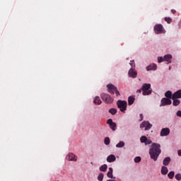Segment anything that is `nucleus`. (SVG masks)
I'll return each mask as SVG.
<instances>
[{"mask_svg":"<svg viewBox=\"0 0 181 181\" xmlns=\"http://www.w3.org/2000/svg\"><path fill=\"white\" fill-rule=\"evenodd\" d=\"M172 13H176V10H171Z\"/></svg>","mask_w":181,"mask_h":181,"instance_id":"nucleus-38","label":"nucleus"},{"mask_svg":"<svg viewBox=\"0 0 181 181\" xmlns=\"http://www.w3.org/2000/svg\"><path fill=\"white\" fill-rule=\"evenodd\" d=\"M140 141L141 144H145V145H151V144H152V141H151V139H148V137L146 136H142L140 138Z\"/></svg>","mask_w":181,"mask_h":181,"instance_id":"nucleus-11","label":"nucleus"},{"mask_svg":"<svg viewBox=\"0 0 181 181\" xmlns=\"http://www.w3.org/2000/svg\"><path fill=\"white\" fill-rule=\"evenodd\" d=\"M116 160H117V158H115V156H114L112 154L110 155L107 158V162H109V163H111L112 162H115Z\"/></svg>","mask_w":181,"mask_h":181,"instance_id":"nucleus-17","label":"nucleus"},{"mask_svg":"<svg viewBox=\"0 0 181 181\" xmlns=\"http://www.w3.org/2000/svg\"><path fill=\"white\" fill-rule=\"evenodd\" d=\"M136 161H137L136 157H135V158H134V162H135V163H136Z\"/></svg>","mask_w":181,"mask_h":181,"instance_id":"nucleus-39","label":"nucleus"},{"mask_svg":"<svg viewBox=\"0 0 181 181\" xmlns=\"http://www.w3.org/2000/svg\"><path fill=\"white\" fill-rule=\"evenodd\" d=\"M157 69H158V65H156V64H155V63H153L146 66L147 71H151V70L155 71Z\"/></svg>","mask_w":181,"mask_h":181,"instance_id":"nucleus-13","label":"nucleus"},{"mask_svg":"<svg viewBox=\"0 0 181 181\" xmlns=\"http://www.w3.org/2000/svg\"><path fill=\"white\" fill-rule=\"evenodd\" d=\"M170 134V129L169 128H163L161 129L160 135V136H168Z\"/></svg>","mask_w":181,"mask_h":181,"instance_id":"nucleus-12","label":"nucleus"},{"mask_svg":"<svg viewBox=\"0 0 181 181\" xmlns=\"http://www.w3.org/2000/svg\"><path fill=\"white\" fill-rule=\"evenodd\" d=\"M117 105L121 112H125V111H127V105H128V103L126 100H119L117 102Z\"/></svg>","mask_w":181,"mask_h":181,"instance_id":"nucleus-3","label":"nucleus"},{"mask_svg":"<svg viewBox=\"0 0 181 181\" xmlns=\"http://www.w3.org/2000/svg\"><path fill=\"white\" fill-rule=\"evenodd\" d=\"M100 97L103 101L106 103V104H111L114 101V99L111 98V95L107 93H102Z\"/></svg>","mask_w":181,"mask_h":181,"instance_id":"nucleus-5","label":"nucleus"},{"mask_svg":"<svg viewBox=\"0 0 181 181\" xmlns=\"http://www.w3.org/2000/svg\"><path fill=\"white\" fill-rule=\"evenodd\" d=\"M141 90L144 95H151L152 94L151 83H144Z\"/></svg>","mask_w":181,"mask_h":181,"instance_id":"nucleus-2","label":"nucleus"},{"mask_svg":"<svg viewBox=\"0 0 181 181\" xmlns=\"http://www.w3.org/2000/svg\"><path fill=\"white\" fill-rule=\"evenodd\" d=\"M171 69H172V66H169V70H171Z\"/></svg>","mask_w":181,"mask_h":181,"instance_id":"nucleus-40","label":"nucleus"},{"mask_svg":"<svg viewBox=\"0 0 181 181\" xmlns=\"http://www.w3.org/2000/svg\"><path fill=\"white\" fill-rule=\"evenodd\" d=\"M172 54H168L164 56V62H167L168 64L172 63Z\"/></svg>","mask_w":181,"mask_h":181,"instance_id":"nucleus-15","label":"nucleus"},{"mask_svg":"<svg viewBox=\"0 0 181 181\" xmlns=\"http://www.w3.org/2000/svg\"><path fill=\"white\" fill-rule=\"evenodd\" d=\"M154 32L157 35H160V33H165V29L163 28V26L161 24H156L154 26Z\"/></svg>","mask_w":181,"mask_h":181,"instance_id":"nucleus-7","label":"nucleus"},{"mask_svg":"<svg viewBox=\"0 0 181 181\" xmlns=\"http://www.w3.org/2000/svg\"><path fill=\"white\" fill-rule=\"evenodd\" d=\"M158 63H162V62H165V58L164 57H158Z\"/></svg>","mask_w":181,"mask_h":181,"instance_id":"nucleus-31","label":"nucleus"},{"mask_svg":"<svg viewBox=\"0 0 181 181\" xmlns=\"http://www.w3.org/2000/svg\"><path fill=\"white\" fill-rule=\"evenodd\" d=\"M130 65L132 66V69L129 71V77L135 78L136 77V72L134 71L135 69V62H134V61H131Z\"/></svg>","mask_w":181,"mask_h":181,"instance_id":"nucleus-6","label":"nucleus"},{"mask_svg":"<svg viewBox=\"0 0 181 181\" xmlns=\"http://www.w3.org/2000/svg\"><path fill=\"white\" fill-rule=\"evenodd\" d=\"M107 181H114V180H107Z\"/></svg>","mask_w":181,"mask_h":181,"instance_id":"nucleus-41","label":"nucleus"},{"mask_svg":"<svg viewBox=\"0 0 181 181\" xmlns=\"http://www.w3.org/2000/svg\"><path fill=\"white\" fill-rule=\"evenodd\" d=\"M170 157H166L163 159V165H164V166H168V165H169V163H170Z\"/></svg>","mask_w":181,"mask_h":181,"instance_id":"nucleus-19","label":"nucleus"},{"mask_svg":"<svg viewBox=\"0 0 181 181\" xmlns=\"http://www.w3.org/2000/svg\"><path fill=\"white\" fill-rule=\"evenodd\" d=\"M175 179H176V180L180 181L181 180V174L180 173L176 174Z\"/></svg>","mask_w":181,"mask_h":181,"instance_id":"nucleus-32","label":"nucleus"},{"mask_svg":"<svg viewBox=\"0 0 181 181\" xmlns=\"http://www.w3.org/2000/svg\"><path fill=\"white\" fill-rule=\"evenodd\" d=\"M107 124H108L110 129L112 131H117V124L114 122H112V119H108L107 121Z\"/></svg>","mask_w":181,"mask_h":181,"instance_id":"nucleus-10","label":"nucleus"},{"mask_svg":"<svg viewBox=\"0 0 181 181\" xmlns=\"http://www.w3.org/2000/svg\"><path fill=\"white\" fill-rule=\"evenodd\" d=\"M135 101V97L134 96H129L128 98V104L129 105H132Z\"/></svg>","mask_w":181,"mask_h":181,"instance_id":"nucleus-20","label":"nucleus"},{"mask_svg":"<svg viewBox=\"0 0 181 181\" xmlns=\"http://www.w3.org/2000/svg\"><path fill=\"white\" fill-rule=\"evenodd\" d=\"M177 117H181V110H178L176 113Z\"/></svg>","mask_w":181,"mask_h":181,"instance_id":"nucleus-34","label":"nucleus"},{"mask_svg":"<svg viewBox=\"0 0 181 181\" xmlns=\"http://www.w3.org/2000/svg\"><path fill=\"white\" fill-rule=\"evenodd\" d=\"M138 162H141V157L139 156L136 157V163H138Z\"/></svg>","mask_w":181,"mask_h":181,"instance_id":"nucleus-36","label":"nucleus"},{"mask_svg":"<svg viewBox=\"0 0 181 181\" xmlns=\"http://www.w3.org/2000/svg\"><path fill=\"white\" fill-rule=\"evenodd\" d=\"M66 159L69 160H74V162H76L77 160V156H76L74 153H70L67 155Z\"/></svg>","mask_w":181,"mask_h":181,"instance_id":"nucleus-14","label":"nucleus"},{"mask_svg":"<svg viewBox=\"0 0 181 181\" xmlns=\"http://www.w3.org/2000/svg\"><path fill=\"white\" fill-rule=\"evenodd\" d=\"M111 142V140L110 139V137H105L104 139V144L105 145H109Z\"/></svg>","mask_w":181,"mask_h":181,"instance_id":"nucleus-27","label":"nucleus"},{"mask_svg":"<svg viewBox=\"0 0 181 181\" xmlns=\"http://www.w3.org/2000/svg\"><path fill=\"white\" fill-rule=\"evenodd\" d=\"M104 179V174L103 173H100L98 176V180L103 181Z\"/></svg>","mask_w":181,"mask_h":181,"instance_id":"nucleus-30","label":"nucleus"},{"mask_svg":"<svg viewBox=\"0 0 181 181\" xmlns=\"http://www.w3.org/2000/svg\"><path fill=\"white\" fill-rule=\"evenodd\" d=\"M107 177L114 179V176L112 175V168H109V171L107 173Z\"/></svg>","mask_w":181,"mask_h":181,"instance_id":"nucleus-22","label":"nucleus"},{"mask_svg":"<svg viewBox=\"0 0 181 181\" xmlns=\"http://www.w3.org/2000/svg\"><path fill=\"white\" fill-rule=\"evenodd\" d=\"M173 100V105H174V107H177V105H179V104H180V100L179 99L174 98Z\"/></svg>","mask_w":181,"mask_h":181,"instance_id":"nucleus-23","label":"nucleus"},{"mask_svg":"<svg viewBox=\"0 0 181 181\" xmlns=\"http://www.w3.org/2000/svg\"><path fill=\"white\" fill-rule=\"evenodd\" d=\"M165 96L167 98H168V99L170 100V98H172V97H173V95H172V91L168 90L167 92H165Z\"/></svg>","mask_w":181,"mask_h":181,"instance_id":"nucleus-24","label":"nucleus"},{"mask_svg":"<svg viewBox=\"0 0 181 181\" xmlns=\"http://www.w3.org/2000/svg\"><path fill=\"white\" fill-rule=\"evenodd\" d=\"M172 100L168 98H163L160 101V107H165V105H170Z\"/></svg>","mask_w":181,"mask_h":181,"instance_id":"nucleus-9","label":"nucleus"},{"mask_svg":"<svg viewBox=\"0 0 181 181\" xmlns=\"http://www.w3.org/2000/svg\"><path fill=\"white\" fill-rule=\"evenodd\" d=\"M165 22H167L168 23H170V22H172V18H165Z\"/></svg>","mask_w":181,"mask_h":181,"instance_id":"nucleus-33","label":"nucleus"},{"mask_svg":"<svg viewBox=\"0 0 181 181\" xmlns=\"http://www.w3.org/2000/svg\"><path fill=\"white\" fill-rule=\"evenodd\" d=\"M175 98H181V90H177L175 93H173L172 99Z\"/></svg>","mask_w":181,"mask_h":181,"instance_id":"nucleus-16","label":"nucleus"},{"mask_svg":"<svg viewBox=\"0 0 181 181\" xmlns=\"http://www.w3.org/2000/svg\"><path fill=\"white\" fill-rule=\"evenodd\" d=\"M168 177H169V179H173V177H175V172L174 171H170L168 174Z\"/></svg>","mask_w":181,"mask_h":181,"instance_id":"nucleus-28","label":"nucleus"},{"mask_svg":"<svg viewBox=\"0 0 181 181\" xmlns=\"http://www.w3.org/2000/svg\"><path fill=\"white\" fill-rule=\"evenodd\" d=\"M140 128L141 129H144V131H149L151 128H152V124L149 123V121H144L141 124H140Z\"/></svg>","mask_w":181,"mask_h":181,"instance_id":"nucleus-8","label":"nucleus"},{"mask_svg":"<svg viewBox=\"0 0 181 181\" xmlns=\"http://www.w3.org/2000/svg\"><path fill=\"white\" fill-rule=\"evenodd\" d=\"M109 112L112 114V115H115L117 114V109L111 108L110 110H109Z\"/></svg>","mask_w":181,"mask_h":181,"instance_id":"nucleus-29","label":"nucleus"},{"mask_svg":"<svg viewBox=\"0 0 181 181\" xmlns=\"http://www.w3.org/2000/svg\"><path fill=\"white\" fill-rule=\"evenodd\" d=\"M178 156H181V150L177 151Z\"/></svg>","mask_w":181,"mask_h":181,"instance_id":"nucleus-37","label":"nucleus"},{"mask_svg":"<svg viewBox=\"0 0 181 181\" xmlns=\"http://www.w3.org/2000/svg\"><path fill=\"white\" fill-rule=\"evenodd\" d=\"M93 103L96 105H100V104H102L103 101H101V99L100 98L99 96H96V97H95V98L93 100Z\"/></svg>","mask_w":181,"mask_h":181,"instance_id":"nucleus-18","label":"nucleus"},{"mask_svg":"<svg viewBox=\"0 0 181 181\" xmlns=\"http://www.w3.org/2000/svg\"><path fill=\"white\" fill-rule=\"evenodd\" d=\"M107 87L108 93H111L112 94H114L115 93L117 97H119V95H121L119 91H118V89L116 88L115 86L110 83L107 85Z\"/></svg>","mask_w":181,"mask_h":181,"instance_id":"nucleus-4","label":"nucleus"},{"mask_svg":"<svg viewBox=\"0 0 181 181\" xmlns=\"http://www.w3.org/2000/svg\"><path fill=\"white\" fill-rule=\"evenodd\" d=\"M160 144L153 143L149 150L151 159H153V160L156 162V160H158V158H159V155H160Z\"/></svg>","mask_w":181,"mask_h":181,"instance_id":"nucleus-1","label":"nucleus"},{"mask_svg":"<svg viewBox=\"0 0 181 181\" xmlns=\"http://www.w3.org/2000/svg\"><path fill=\"white\" fill-rule=\"evenodd\" d=\"M168 167L166 166H162L161 168V174L165 175H168Z\"/></svg>","mask_w":181,"mask_h":181,"instance_id":"nucleus-21","label":"nucleus"},{"mask_svg":"<svg viewBox=\"0 0 181 181\" xmlns=\"http://www.w3.org/2000/svg\"><path fill=\"white\" fill-rule=\"evenodd\" d=\"M139 117H140L139 121H140V122H141V121H143V120H144V115L140 114V115H139Z\"/></svg>","mask_w":181,"mask_h":181,"instance_id":"nucleus-35","label":"nucleus"},{"mask_svg":"<svg viewBox=\"0 0 181 181\" xmlns=\"http://www.w3.org/2000/svg\"><path fill=\"white\" fill-rule=\"evenodd\" d=\"M107 168L108 166L107 165V164H104L100 167V172H107Z\"/></svg>","mask_w":181,"mask_h":181,"instance_id":"nucleus-25","label":"nucleus"},{"mask_svg":"<svg viewBox=\"0 0 181 181\" xmlns=\"http://www.w3.org/2000/svg\"><path fill=\"white\" fill-rule=\"evenodd\" d=\"M124 146H125V143L124 141H119L116 145V148H124Z\"/></svg>","mask_w":181,"mask_h":181,"instance_id":"nucleus-26","label":"nucleus"}]
</instances>
